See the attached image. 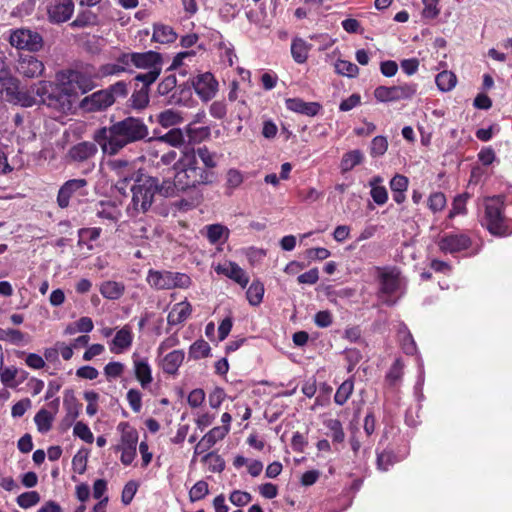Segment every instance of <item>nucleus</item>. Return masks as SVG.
<instances>
[{"label": "nucleus", "mask_w": 512, "mask_h": 512, "mask_svg": "<svg viewBox=\"0 0 512 512\" xmlns=\"http://www.w3.org/2000/svg\"><path fill=\"white\" fill-rule=\"evenodd\" d=\"M148 134V126L142 119L127 117L109 127L97 129L93 140L98 143L103 154L114 156L127 145L145 139Z\"/></svg>", "instance_id": "nucleus-1"}, {"label": "nucleus", "mask_w": 512, "mask_h": 512, "mask_svg": "<svg viewBox=\"0 0 512 512\" xmlns=\"http://www.w3.org/2000/svg\"><path fill=\"white\" fill-rule=\"evenodd\" d=\"M31 89L39 97V103L46 105L61 115L71 112L76 101L72 90L63 86L62 81H57L56 83L39 81Z\"/></svg>", "instance_id": "nucleus-2"}, {"label": "nucleus", "mask_w": 512, "mask_h": 512, "mask_svg": "<svg viewBox=\"0 0 512 512\" xmlns=\"http://www.w3.org/2000/svg\"><path fill=\"white\" fill-rule=\"evenodd\" d=\"M176 186L185 191L189 188L211 182L212 174L198 166L194 149H186L174 163Z\"/></svg>", "instance_id": "nucleus-3"}, {"label": "nucleus", "mask_w": 512, "mask_h": 512, "mask_svg": "<svg viewBox=\"0 0 512 512\" xmlns=\"http://www.w3.org/2000/svg\"><path fill=\"white\" fill-rule=\"evenodd\" d=\"M120 62L132 67L148 70L147 73L138 74L135 80L145 84H152L160 75L162 69V57L154 51L123 53L120 55Z\"/></svg>", "instance_id": "nucleus-4"}, {"label": "nucleus", "mask_w": 512, "mask_h": 512, "mask_svg": "<svg viewBox=\"0 0 512 512\" xmlns=\"http://www.w3.org/2000/svg\"><path fill=\"white\" fill-rule=\"evenodd\" d=\"M379 291L378 299L387 306H393L404 294L405 282L395 268H377Z\"/></svg>", "instance_id": "nucleus-5"}, {"label": "nucleus", "mask_w": 512, "mask_h": 512, "mask_svg": "<svg viewBox=\"0 0 512 512\" xmlns=\"http://www.w3.org/2000/svg\"><path fill=\"white\" fill-rule=\"evenodd\" d=\"M157 189L158 180L153 177L144 178L133 185L131 188L132 200L127 206L128 215L136 217L140 213H146L154 201Z\"/></svg>", "instance_id": "nucleus-6"}, {"label": "nucleus", "mask_w": 512, "mask_h": 512, "mask_svg": "<svg viewBox=\"0 0 512 512\" xmlns=\"http://www.w3.org/2000/svg\"><path fill=\"white\" fill-rule=\"evenodd\" d=\"M503 206L504 201L500 196L488 198L484 203L485 211L481 220L482 225L494 235H504L507 231Z\"/></svg>", "instance_id": "nucleus-7"}, {"label": "nucleus", "mask_w": 512, "mask_h": 512, "mask_svg": "<svg viewBox=\"0 0 512 512\" xmlns=\"http://www.w3.org/2000/svg\"><path fill=\"white\" fill-rule=\"evenodd\" d=\"M146 281L152 288L157 290L186 289L192 283L190 276L185 273L153 269L148 271Z\"/></svg>", "instance_id": "nucleus-8"}, {"label": "nucleus", "mask_w": 512, "mask_h": 512, "mask_svg": "<svg viewBox=\"0 0 512 512\" xmlns=\"http://www.w3.org/2000/svg\"><path fill=\"white\" fill-rule=\"evenodd\" d=\"M121 431L120 442L116 446V451L121 452L120 461L123 465H130L137 455L138 432L127 422H121L118 425Z\"/></svg>", "instance_id": "nucleus-9"}, {"label": "nucleus", "mask_w": 512, "mask_h": 512, "mask_svg": "<svg viewBox=\"0 0 512 512\" xmlns=\"http://www.w3.org/2000/svg\"><path fill=\"white\" fill-rule=\"evenodd\" d=\"M56 81H62L63 86L70 88L76 99L79 93L84 94L95 86L90 74L77 70H66L57 73Z\"/></svg>", "instance_id": "nucleus-10"}, {"label": "nucleus", "mask_w": 512, "mask_h": 512, "mask_svg": "<svg viewBox=\"0 0 512 512\" xmlns=\"http://www.w3.org/2000/svg\"><path fill=\"white\" fill-rule=\"evenodd\" d=\"M9 43L18 50L38 52L44 46L43 37L36 31L28 28L12 30L9 36Z\"/></svg>", "instance_id": "nucleus-11"}, {"label": "nucleus", "mask_w": 512, "mask_h": 512, "mask_svg": "<svg viewBox=\"0 0 512 512\" xmlns=\"http://www.w3.org/2000/svg\"><path fill=\"white\" fill-rule=\"evenodd\" d=\"M417 92V84L403 83L395 86H378L374 97L379 102H397L411 99Z\"/></svg>", "instance_id": "nucleus-12"}, {"label": "nucleus", "mask_w": 512, "mask_h": 512, "mask_svg": "<svg viewBox=\"0 0 512 512\" xmlns=\"http://www.w3.org/2000/svg\"><path fill=\"white\" fill-rule=\"evenodd\" d=\"M110 172L117 178L115 187L121 194H125L127 184L133 179L135 174V165L126 159H110L106 162Z\"/></svg>", "instance_id": "nucleus-13"}, {"label": "nucleus", "mask_w": 512, "mask_h": 512, "mask_svg": "<svg viewBox=\"0 0 512 512\" xmlns=\"http://www.w3.org/2000/svg\"><path fill=\"white\" fill-rule=\"evenodd\" d=\"M88 181L84 178H75L66 181L57 194V204L60 208H67L73 197H82L88 194Z\"/></svg>", "instance_id": "nucleus-14"}, {"label": "nucleus", "mask_w": 512, "mask_h": 512, "mask_svg": "<svg viewBox=\"0 0 512 512\" xmlns=\"http://www.w3.org/2000/svg\"><path fill=\"white\" fill-rule=\"evenodd\" d=\"M48 20L54 24L68 21L74 12L73 0H43Z\"/></svg>", "instance_id": "nucleus-15"}, {"label": "nucleus", "mask_w": 512, "mask_h": 512, "mask_svg": "<svg viewBox=\"0 0 512 512\" xmlns=\"http://www.w3.org/2000/svg\"><path fill=\"white\" fill-rule=\"evenodd\" d=\"M97 142L81 141L72 145L66 154L69 163L82 164L92 160L98 153Z\"/></svg>", "instance_id": "nucleus-16"}, {"label": "nucleus", "mask_w": 512, "mask_h": 512, "mask_svg": "<svg viewBox=\"0 0 512 512\" xmlns=\"http://www.w3.org/2000/svg\"><path fill=\"white\" fill-rule=\"evenodd\" d=\"M16 71L27 79L41 77L45 71L44 63L34 55H20L16 62Z\"/></svg>", "instance_id": "nucleus-17"}, {"label": "nucleus", "mask_w": 512, "mask_h": 512, "mask_svg": "<svg viewBox=\"0 0 512 512\" xmlns=\"http://www.w3.org/2000/svg\"><path fill=\"white\" fill-rule=\"evenodd\" d=\"M470 245V238L462 233H446L438 241L439 249L451 254L466 250Z\"/></svg>", "instance_id": "nucleus-18"}, {"label": "nucleus", "mask_w": 512, "mask_h": 512, "mask_svg": "<svg viewBox=\"0 0 512 512\" xmlns=\"http://www.w3.org/2000/svg\"><path fill=\"white\" fill-rule=\"evenodd\" d=\"M193 87L203 101H209L216 95L218 82L211 73L206 72L199 74L194 79Z\"/></svg>", "instance_id": "nucleus-19"}, {"label": "nucleus", "mask_w": 512, "mask_h": 512, "mask_svg": "<svg viewBox=\"0 0 512 512\" xmlns=\"http://www.w3.org/2000/svg\"><path fill=\"white\" fill-rule=\"evenodd\" d=\"M115 102L113 94L108 90H100L86 96L81 101V107L86 111H99L106 109Z\"/></svg>", "instance_id": "nucleus-20"}, {"label": "nucleus", "mask_w": 512, "mask_h": 512, "mask_svg": "<svg viewBox=\"0 0 512 512\" xmlns=\"http://www.w3.org/2000/svg\"><path fill=\"white\" fill-rule=\"evenodd\" d=\"M215 271L217 274H221L232 279L243 288L249 283V276L247 273L234 262L225 261L223 263H219L215 267Z\"/></svg>", "instance_id": "nucleus-21"}, {"label": "nucleus", "mask_w": 512, "mask_h": 512, "mask_svg": "<svg viewBox=\"0 0 512 512\" xmlns=\"http://www.w3.org/2000/svg\"><path fill=\"white\" fill-rule=\"evenodd\" d=\"M134 374L142 388L148 387L152 381V369L147 358L140 357L134 353L132 355Z\"/></svg>", "instance_id": "nucleus-22"}, {"label": "nucleus", "mask_w": 512, "mask_h": 512, "mask_svg": "<svg viewBox=\"0 0 512 512\" xmlns=\"http://www.w3.org/2000/svg\"><path fill=\"white\" fill-rule=\"evenodd\" d=\"M133 342L132 330L129 326L122 327L117 331L110 344V351L114 354H120L129 349Z\"/></svg>", "instance_id": "nucleus-23"}, {"label": "nucleus", "mask_w": 512, "mask_h": 512, "mask_svg": "<svg viewBox=\"0 0 512 512\" xmlns=\"http://www.w3.org/2000/svg\"><path fill=\"white\" fill-rule=\"evenodd\" d=\"M285 104L288 110L306 116H315L320 110V105L318 103L305 102L300 98H288L286 99Z\"/></svg>", "instance_id": "nucleus-24"}, {"label": "nucleus", "mask_w": 512, "mask_h": 512, "mask_svg": "<svg viewBox=\"0 0 512 512\" xmlns=\"http://www.w3.org/2000/svg\"><path fill=\"white\" fill-rule=\"evenodd\" d=\"M192 313V306L188 301L176 303L167 316V323L176 326L184 322Z\"/></svg>", "instance_id": "nucleus-25"}, {"label": "nucleus", "mask_w": 512, "mask_h": 512, "mask_svg": "<svg viewBox=\"0 0 512 512\" xmlns=\"http://www.w3.org/2000/svg\"><path fill=\"white\" fill-rule=\"evenodd\" d=\"M185 358L183 350H173L161 360V368L164 373L175 375Z\"/></svg>", "instance_id": "nucleus-26"}, {"label": "nucleus", "mask_w": 512, "mask_h": 512, "mask_svg": "<svg viewBox=\"0 0 512 512\" xmlns=\"http://www.w3.org/2000/svg\"><path fill=\"white\" fill-rule=\"evenodd\" d=\"M151 143H155V147L164 146L169 144L173 147H179L184 143V135L181 129L173 128L166 134L150 140Z\"/></svg>", "instance_id": "nucleus-27"}, {"label": "nucleus", "mask_w": 512, "mask_h": 512, "mask_svg": "<svg viewBox=\"0 0 512 512\" xmlns=\"http://www.w3.org/2000/svg\"><path fill=\"white\" fill-rule=\"evenodd\" d=\"M205 230V235L211 244L225 243L230 234L229 229L222 224L207 225Z\"/></svg>", "instance_id": "nucleus-28"}, {"label": "nucleus", "mask_w": 512, "mask_h": 512, "mask_svg": "<svg viewBox=\"0 0 512 512\" xmlns=\"http://www.w3.org/2000/svg\"><path fill=\"white\" fill-rule=\"evenodd\" d=\"M99 291L104 298L117 300L124 294L125 285L122 282L108 280L100 285Z\"/></svg>", "instance_id": "nucleus-29"}, {"label": "nucleus", "mask_w": 512, "mask_h": 512, "mask_svg": "<svg viewBox=\"0 0 512 512\" xmlns=\"http://www.w3.org/2000/svg\"><path fill=\"white\" fill-rule=\"evenodd\" d=\"M311 49V44L307 43L302 38H294L291 43V54L294 61L298 64H303L308 59V54Z\"/></svg>", "instance_id": "nucleus-30"}, {"label": "nucleus", "mask_w": 512, "mask_h": 512, "mask_svg": "<svg viewBox=\"0 0 512 512\" xmlns=\"http://www.w3.org/2000/svg\"><path fill=\"white\" fill-rule=\"evenodd\" d=\"M18 373H19V370L16 367H14V366L4 367L3 360L1 361L0 379L4 386L9 387V388H16L22 381H24L26 378V376H25L26 373L23 371L22 378L19 381H17L16 377H17Z\"/></svg>", "instance_id": "nucleus-31"}, {"label": "nucleus", "mask_w": 512, "mask_h": 512, "mask_svg": "<svg viewBox=\"0 0 512 512\" xmlns=\"http://www.w3.org/2000/svg\"><path fill=\"white\" fill-rule=\"evenodd\" d=\"M96 215L110 223H116L121 217V210L117 205L111 202H101Z\"/></svg>", "instance_id": "nucleus-32"}, {"label": "nucleus", "mask_w": 512, "mask_h": 512, "mask_svg": "<svg viewBox=\"0 0 512 512\" xmlns=\"http://www.w3.org/2000/svg\"><path fill=\"white\" fill-rule=\"evenodd\" d=\"M0 85L8 101L19 95V80L10 74L0 75Z\"/></svg>", "instance_id": "nucleus-33"}, {"label": "nucleus", "mask_w": 512, "mask_h": 512, "mask_svg": "<svg viewBox=\"0 0 512 512\" xmlns=\"http://www.w3.org/2000/svg\"><path fill=\"white\" fill-rule=\"evenodd\" d=\"M151 84L143 83L142 87L138 90H135L130 99V107L136 110L144 109L149 103V86Z\"/></svg>", "instance_id": "nucleus-34"}, {"label": "nucleus", "mask_w": 512, "mask_h": 512, "mask_svg": "<svg viewBox=\"0 0 512 512\" xmlns=\"http://www.w3.org/2000/svg\"><path fill=\"white\" fill-rule=\"evenodd\" d=\"M152 40L158 43H172L176 40V33L167 25H155Z\"/></svg>", "instance_id": "nucleus-35"}, {"label": "nucleus", "mask_w": 512, "mask_h": 512, "mask_svg": "<svg viewBox=\"0 0 512 512\" xmlns=\"http://www.w3.org/2000/svg\"><path fill=\"white\" fill-rule=\"evenodd\" d=\"M55 418V413L48 411L46 409H40L35 417L34 421L37 426V429L40 433H46L52 428V423Z\"/></svg>", "instance_id": "nucleus-36"}, {"label": "nucleus", "mask_w": 512, "mask_h": 512, "mask_svg": "<svg viewBox=\"0 0 512 512\" xmlns=\"http://www.w3.org/2000/svg\"><path fill=\"white\" fill-rule=\"evenodd\" d=\"M185 132L189 138V141L194 143H200L206 139H208L211 135L210 127L208 126H201L196 127L193 125V123H189L186 128Z\"/></svg>", "instance_id": "nucleus-37"}, {"label": "nucleus", "mask_w": 512, "mask_h": 512, "mask_svg": "<svg viewBox=\"0 0 512 512\" xmlns=\"http://www.w3.org/2000/svg\"><path fill=\"white\" fill-rule=\"evenodd\" d=\"M363 160V153L360 150H352L345 153L341 160V170L347 172L359 165Z\"/></svg>", "instance_id": "nucleus-38"}, {"label": "nucleus", "mask_w": 512, "mask_h": 512, "mask_svg": "<svg viewBox=\"0 0 512 512\" xmlns=\"http://www.w3.org/2000/svg\"><path fill=\"white\" fill-rule=\"evenodd\" d=\"M435 81L439 90L448 92L455 87L457 78L451 71H442L437 74Z\"/></svg>", "instance_id": "nucleus-39"}, {"label": "nucleus", "mask_w": 512, "mask_h": 512, "mask_svg": "<svg viewBox=\"0 0 512 512\" xmlns=\"http://www.w3.org/2000/svg\"><path fill=\"white\" fill-rule=\"evenodd\" d=\"M354 390V382L352 378L345 380L337 389L334 395V401L336 404L344 405Z\"/></svg>", "instance_id": "nucleus-40"}, {"label": "nucleus", "mask_w": 512, "mask_h": 512, "mask_svg": "<svg viewBox=\"0 0 512 512\" xmlns=\"http://www.w3.org/2000/svg\"><path fill=\"white\" fill-rule=\"evenodd\" d=\"M230 427L228 426H217L212 428L203 437V443L208 444L211 448L228 434Z\"/></svg>", "instance_id": "nucleus-41"}, {"label": "nucleus", "mask_w": 512, "mask_h": 512, "mask_svg": "<svg viewBox=\"0 0 512 512\" xmlns=\"http://www.w3.org/2000/svg\"><path fill=\"white\" fill-rule=\"evenodd\" d=\"M264 286L260 281H253L247 289L246 296L252 306H258L263 299Z\"/></svg>", "instance_id": "nucleus-42"}, {"label": "nucleus", "mask_w": 512, "mask_h": 512, "mask_svg": "<svg viewBox=\"0 0 512 512\" xmlns=\"http://www.w3.org/2000/svg\"><path fill=\"white\" fill-rule=\"evenodd\" d=\"M403 367L404 365L399 359H396L392 364L385 377V380L389 386L395 387L401 382L403 376Z\"/></svg>", "instance_id": "nucleus-43"}, {"label": "nucleus", "mask_w": 512, "mask_h": 512, "mask_svg": "<svg viewBox=\"0 0 512 512\" xmlns=\"http://www.w3.org/2000/svg\"><path fill=\"white\" fill-rule=\"evenodd\" d=\"M157 121L162 127L168 128V127H171V126L181 123L182 117H181L180 113H178L172 109H167V110L162 111L157 116Z\"/></svg>", "instance_id": "nucleus-44"}, {"label": "nucleus", "mask_w": 512, "mask_h": 512, "mask_svg": "<svg viewBox=\"0 0 512 512\" xmlns=\"http://www.w3.org/2000/svg\"><path fill=\"white\" fill-rule=\"evenodd\" d=\"M210 345L203 339L195 341L189 348V357L195 360L205 358L210 353Z\"/></svg>", "instance_id": "nucleus-45"}, {"label": "nucleus", "mask_w": 512, "mask_h": 512, "mask_svg": "<svg viewBox=\"0 0 512 512\" xmlns=\"http://www.w3.org/2000/svg\"><path fill=\"white\" fill-rule=\"evenodd\" d=\"M325 426L329 430V437L333 442L342 443L345 438V433L341 422L338 419H329L325 422Z\"/></svg>", "instance_id": "nucleus-46"}, {"label": "nucleus", "mask_w": 512, "mask_h": 512, "mask_svg": "<svg viewBox=\"0 0 512 512\" xmlns=\"http://www.w3.org/2000/svg\"><path fill=\"white\" fill-rule=\"evenodd\" d=\"M153 146L150 148V151H149V154L151 156H154L155 158L157 157H160V161L158 162V164H163V165H170L172 164L176 158H177V152L174 151V150H168L167 152H163L162 154H160V152H162V149L160 147H155V143H152Z\"/></svg>", "instance_id": "nucleus-47"}, {"label": "nucleus", "mask_w": 512, "mask_h": 512, "mask_svg": "<svg viewBox=\"0 0 512 512\" xmlns=\"http://www.w3.org/2000/svg\"><path fill=\"white\" fill-rule=\"evenodd\" d=\"M25 339V334L22 333L20 330L17 329H3L0 328V340L1 341H8L12 344L18 345L22 343Z\"/></svg>", "instance_id": "nucleus-48"}, {"label": "nucleus", "mask_w": 512, "mask_h": 512, "mask_svg": "<svg viewBox=\"0 0 512 512\" xmlns=\"http://www.w3.org/2000/svg\"><path fill=\"white\" fill-rule=\"evenodd\" d=\"M209 493L208 483L204 480L196 482L189 491V499L196 502L203 499Z\"/></svg>", "instance_id": "nucleus-49"}, {"label": "nucleus", "mask_w": 512, "mask_h": 512, "mask_svg": "<svg viewBox=\"0 0 512 512\" xmlns=\"http://www.w3.org/2000/svg\"><path fill=\"white\" fill-rule=\"evenodd\" d=\"M39 501L40 495L37 491L24 492L17 497V504L24 509L35 506Z\"/></svg>", "instance_id": "nucleus-50"}, {"label": "nucleus", "mask_w": 512, "mask_h": 512, "mask_svg": "<svg viewBox=\"0 0 512 512\" xmlns=\"http://www.w3.org/2000/svg\"><path fill=\"white\" fill-rule=\"evenodd\" d=\"M335 69L338 74L347 77H355L359 73L358 66L347 60H338L335 64Z\"/></svg>", "instance_id": "nucleus-51"}, {"label": "nucleus", "mask_w": 512, "mask_h": 512, "mask_svg": "<svg viewBox=\"0 0 512 512\" xmlns=\"http://www.w3.org/2000/svg\"><path fill=\"white\" fill-rule=\"evenodd\" d=\"M125 370V365L118 361H112L105 365L104 375L108 381L117 379L122 376Z\"/></svg>", "instance_id": "nucleus-52"}, {"label": "nucleus", "mask_w": 512, "mask_h": 512, "mask_svg": "<svg viewBox=\"0 0 512 512\" xmlns=\"http://www.w3.org/2000/svg\"><path fill=\"white\" fill-rule=\"evenodd\" d=\"M388 141L384 136H376L372 139L370 145V154L372 157H380L386 153Z\"/></svg>", "instance_id": "nucleus-53"}, {"label": "nucleus", "mask_w": 512, "mask_h": 512, "mask_svg": "<svg viewBox=\"0 0 512 512\" xmlns=\"http://www.w3.org/2000/svg\"><path fill=\"white\" fill-rule=\"evenodd\" d=\"M125 71H129V67L120 62V56L117 58L116 63L105 64L100 68V74L102 76L119 75Z\"/></svg>", "instance_id": "nucleus-54"}, {"label": "nucleus", "mask_w": 512, "mask_h": 512, "mask_svg": "<svg viewBox=\"0 0 512 512\" xmlns=\"http://www.w3.org/2000/svg\"><path fill=\"white\" fill-rule=\"evenodd\" d=\"M73 434L86 443L91 444L94 441L93 433L91 432L88 425L82 421L76 422L73 428Z\"/></svg>", "instance_id": "nucleus-55"}, {"label": "nucleus", "mask_w": 512, "mask_h": 512, "mask_svg": "<svg viewBox=\"0 0 512 512\" xmlns=\"http://www.w3.org/2000/svg\"><path fill=\"white\" fill-rule=\"evenodd\" d=\"M399 337L404 352L408 355L414 354L416 352V344L410 332L407 331L406 327L399 331Z\"/></svg>", "instance_id": "nucleus-56"}, {"label": "nucleus", "mask_w": 512, "mask_h": 512, "mask_svg": "<svg viewBox=\"0 0 512 512\" xmlns=\"http://www.w3.org/2000/svg\"><path fill=\"white\" fill-rule=\"evenodd\" d=\"M446 206V197L442 192H434L428 198V207L433 212H439Z\"/></svg>", "instance_id": "nucleus-57"}, {"label": "nucleus", "mask_w": 512, "mask_h": 512, "mask_svg": "<svg viewBox=\"0 0 512 512\" xmlns=\"http://www.w3.org/2000/svg\"><path fill=\"white\" fill-rule=\"evenodd\" d=\"M195 153L196 157L198 156L201 159L206 168L216 167V154L211 152L207 147H200Z\"/></svg>", "instance_id": "nucleus-58"}, {"label": "nucleus", "mask_w": 512, "mask_h": 512, "mask_svg": "<svg viewBox=\"0 0 512 512\" xmlns=\"http://www.w3.org/2000/svg\"><path fill=\"white\" fill-rule=\"evenodd\" d=\"M202 461L209 463V470L212 472H222L225 468V462L221 456L212 452L207 453Z\"/></svg>", "instance_id": "nucleus-59"}, {"label": "nucleus", "mask_w": 512, "mask_h": 512, "mask_svg": "<svg viewBox=\"0 0 512 512\" xmlns=\"http://www.w3.org/2000/svg\"><path fill=\"white\" fill-rule=\"evenodd\" d=\"M243 175L237 169H229L226 173V187L234 190L238 188L243 183Z\"/></svg>", "instance_id": "nucleus-60"}, {"label": "nucleus", "mask_w": 512, "mask_h": 512, "mask_svg": "<svg viewBox=\"0 0 512 512\" xmlns=\"http://www.w3.org/2000/svg\"><path fill=\"white\" fill-rule=\"evenodd\" d=\"M469 198V195L467 193L458 195L455 197L452 209L450 211L449 217L452 218L455 215L458 214H465L466 213V202Z\"/></svg>", "instance_id": "nucleus-61"}, {"label": "nucleus", "mask_w": 512, "mask_h": 512, "mask_svg": "<svg viewBox=\"0 0 512 512\" xmlns=\"http://www.w3.org/2000/svg\"><path fill=\"white\" fill-rule=\"evenodd\" d=\"M423 1V11L422 16L426 19H435L439 13L440 9L438 8L439 0H422Z\"/></svg>", "instance_id": "nucleus-62"}, {"label": "nucleus", "mask_w": 512, "mask_h": 512, "mask_svg": "<svg viewBox=\"0 0 512 512\" xmlns=\"http://www.w3.org/2000/svg\"><path fill=\"white\" fill-rule=\"evenodd\" d=\"M127 401L131 409L138 413L142 408V395L137 389H130L126 395Z\"/></svg>", "instance_id": "nucleus-63"}, {"label": "nucleus", "mask_w": 512, "mask_h": 512, "mask_svg": "<svg viewBox=\"0 0 512 512\" xmlns=\"http://www.w3.org/2000/svg\"><path fill=\"white\" fill-rule=\"evenodd\" d=\"M176 85V76L168 75L158 84V93L160 95H167L176 88Z\"/></svg>", "instance_id": "nucleus-64"}]
</instances>
